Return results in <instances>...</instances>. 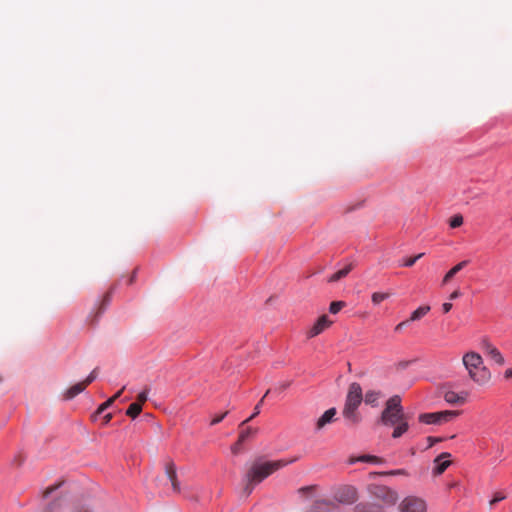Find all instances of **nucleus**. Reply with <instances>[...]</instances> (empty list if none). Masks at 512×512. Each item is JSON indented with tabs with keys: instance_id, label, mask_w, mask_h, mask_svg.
<instances>
[{
	"instance_id": "obj_20",
	"label": "nucleus",
	"mask_w": 512,
	"mask_h": 512,
	"mask_svg": "<svg viewBox=\"0 0 512 512\" xmlns=\"http://www.w3.org/2000/svg\"><path fill=\"white\" fill-rule=\"evenodd\" d=\"M380 397L381 393L379 391L369 390L365 394L364 401L366 404L376 407L378 406V400Z\"/></svg>"
},
{
	"instance_id": "obj_34",
	"label": "nucleus",
	"mask_w": 512,
	"mask_h": 512,
	"mask_svg": "<svg viewBox=\"0 0 512 512\" xmlns=\"http://www.w3.org/2000/svg\"><path fill=\"white\" fill-rule=\"evenodd\" d=\"M113 404V399H108L104 403H102L95 412V416L103 413L106 409H108Z\"/></svg>"
},
{
	"instance_id": "obj_37",
	"label": "nucleus",
	"mask_w": 512,
	"mask_h": 512,
	"mask_svg": "<svg viewBox=\"0 0 512 512\" xmlns=\"http://www.w3.org/2000/svg\"><path fill=\"white\" fill-rule=\"evenodd\" d=\"M228 412H224L220 415H216L212 420H211V425H216L218 423H220L226 416H227Z\"/></svg>"
},
{
	"instance_id": "obj_17",
	"label": "nucleus",
	"mask_w": 512,
	"mask_h": 512,
	"mask_svg": "<svg viewBox=\"0 0 512 512\" xmlns=\"http://www.w3.org/2000/svg\"><path fill=\"white\" fill-rule=\"evenodd\" d=\"M86 387H87V384L84 381L74 384L73 386H71L69 389L66 390L65 395H64L65 399L70 400V399L74 398L75 396H77L78 394L83 392Z\"/></svg>"
},
{
	"instance_id": "obj_26",
	"label": "nucleus",
	"mask_w": 512,
	"mask_h": 512,
	"mask_svg": "<svg viewBox=\"0 0 512 512\" xmlns=\"http://www.w3.org/2000/svg\"><path fill=\"white\" fill-rule=\"evenodd\" d=\"M391 296L389 292H374L371 296V301L374 305H379L382 301Z\"/></svg>"
},
{
	"instance_id": "obj_48",
	"label": "nucleus",
	"mask_w": 512,
	"mask_h": 512,
	"mask_svg": "<svg viewBox=\"0 0 512 512\" xmlns=\"http://www.w3.org/2000/svg\"><path fill=\"white\" fill-rule=\"evenodd\" d=\"M135 277H136V270H134V271H133L132 276H131V277H130V279H129V284H132V283H133V281H134Z\"/></svg>"
},
{
	"instance_id": "obj_16",
	"label": "nucleus",
	"mask_w": 512,
	"mask_h": 512,
	"mask_svg": "<svg viewBox=\"0 0 512 512\" xmlns=\"http://www.w3.org/2000/svg\"><path fill=\"white\" fill-rule=\"evenodd\" d=\"M254 432L255 430H253L252 428L243 429L240 432L237 442L231 447L232 453L237 454L241 449L242 443L250 436V434Z\"/></svg>"
},
{
	"instance_id": "obj_30",
	"label": "nucleus",
	"mask_w": 512,
	"mask_h": 512,
	"mask_svg": "<svg viewBox=\"0 0 512 512\" xmlns=\"http://www.w3.org/2000/svg\"><path fill=\"white\" fill-rule=\"evenodd\" d=\"M423 256H424V253H419L413 257H409L404 260V262L402 263V266L412 267L416 263V261L419 260L420 258H422Z\"/></svg>"
},
{
	"instance_id": "obj_6",
	"label": "nucleus",
	"mask_w": 512,
	"mask_h": 512,
	"mask_svg": "<svg viewBox=\"0 0 512 512\" xmlns=\"http://www.w3.org/2000/svg\"><path fill=\"white\" fill-rule=\"evenodd\" d=\"M358 498V490L351 485L341 486L334 492V499L341 504L351 505L355 503Z\"/></svg>"
},
{
	"instance_id": "obj_8",
	"label": "nucleus",
	"mask_w": 512,
	"mask_h": 512,
	"mask_svg": "<svg viewBox=\"0 0 512 512\" xmlns=\"http://www.w3.org/2000/svg\"><path fill=\"white\" fill-rule=\"evenodd\" d=\"M481 347L484 353L490 357L496 364L502 366L505 363V359L498 348H496L488 339H483Z\"/></svg>"
},
{
	"instance_id": "obj_27",
	"label": "nucleus",
	"mask_w": 512,
	"mask_h": 512,
	"mask_svg": "<svg viewBox=\"0 0 512 512\" xmlns=\"http://www.w3.org/2000/svg\"><path fill=\"white\" fill-rule=\"evenodd\" d=\"M270 390H267V392L265 393V395L262 397V399L258 402V404L255 406L254 408V412L253 414L247 418L246 420H244L240 426H243L244 424L248 423L249 421H251L254 417H256L259 413H260V407L262 406L263 402H264V398L269 394Z\"/></svg>"
},
{
	"instance_id": "obj_45",
	"label": "nucleus",
	"mask_w": 512,
	"mask_h": 512,
	"mask_svg": "<svg viewBox=\"0 0 512 512\" xmlns=\"http://www.w3.org/2000/svg\"><path fill=\"white\" fill-rule=\"evenodd\" d=\"M504 378L507 379V380L512 379V368L507 369L504 372Z\"/></svg>"
},
{
	"instance_id": "obj_24",
	"label": "nucleus",
	"mask_w": 512,
	"mask_h": 512,
	"mask_svg": "<svg viewBox=\"0 0 512 512\" xmlns=\"http://www.w3.org/2000/svg\"><path fill=\"white\" fill-rule=\"evenodd\" d=\"M430 311V306L425 305L417 308L415 311L412 312L410 318L408 321H416L421 319L423 316H425Z\"/></svg>"
},
{
	"instance_id": "obj_36",
	"label": "nucleus",
	"mask_w": 512,
	"mask_h": 512,
	"mask_svg": "<svg viewBox=\"0 0 512 512\" xmlns=\"http://www.w3.org/2000/svg\"><path fill=\"white\" fill-rule=\"evenodd\" d=\"M97 372H98V368H95L88 376L85 380H83L87 386L89 384H91L96 378H97Z\"/></svg>"
},
{
	"instance_id": "obj_49",
	"label": "nucleus",
	"mask_w": 512,
	"mask_h": 512,
	"mask_svg": "<svg viewBox=\"0 0 512 512\" xmlns=\"http://www.w3.org/2000/svg\"><path fill=\"white\" fill-rule=\"evenodd\" d=\"M77 512H88L87 510H79Z\"/></svg>"
},
{
	"instance_id": "obj_13",
	"label": "nucleus",
	"mask_w": 512,
	"mask_h": 512,
	"mask_svg": "<svg viewBox=\"0 0 512 512\" xmlns=\"http://www.w3.org/2000/svg\"><path fill=\"white\" fill-rule=\"evenodd\" d=\"M166 475L169 481L171 482L172 488L175 492L180 491L179 482L177 480L176 467L173 462H168L166 464Z\"/></svg>"
},
{
	"instance_id": "obj_33",
	"label": "nucleus",
	"mask_w": 512,
	"mask_h": 512,
	"mask_svg": "<svg viewBox=\"0 0 512 512\" xmlns=\"http://www.w3.org/2000/svg\"><path fill=\"white\" fill-rule=\"evenodd\" d=\"M148 392H149V389L146 388L144 389L142 392H140L138 395H137V401L135 403H140V406L142 407V405L147 401L148 399Z\"/></svg>"
},
{
	"instance_id": "obj_12",
	"label": "nucleus",
	"mask_w": 512,
	"mask_h": 512,
	"mask_svg": "<svg viewBox=\"0 0 512 512\" xmlns=\"http://www.w3.org/2000/svg\"><path fill=\"white\" fill-rule=\"evenodd\" d=\"M468 392L463 391L456 393L452 390L446 391L443 394L444 400L451 405H462L467 401Z\"/></svg>"
},
{
	"instance_id": "obj_15",
	"label": "nucleus",
	"mask_w": 512,
	"mask_h": 512,
	"mask_svg": "<svg viewBox=\"0 0 512 512\" xmlns=\"http://www.w3.org/2000/svg\"><path fill=\"white\" fill-rule=\"evenodd\" d=\"M469 264V260H463L452 267L443 277V284L448 283L458 272Z\"/></svg>"
},
{
	"instance_id": "obj_11",
	"label": "nucleus",
	"mask_w": 512,
	"mask_h": 512,
	"mask_svg": "<svg viewBox=\"0 0 512 512\" xmlns=\"http://www.w3.org/2000/svg\"><path fill=\"white\" fill-rule=\"evenodd\" d=\"M451 457V454L448 452H443L439 456H437L434 460V469L433 474L434 475H441L445 472V470L450 466L451 461L449 458Z\"/></svg>"
},
{
	"instance_id": "obj_4",
	"label": "nucleus",
	"mask_w": 512,
	"mask_h": 512,
	"mask_svg": "<svg viewBox=\"0 0 512 512\" xmlns=\"http://www.w3.org/2000/svg\"><path fill=\"white\" fill-rule=\"evenodd\" d=\"M463 365L465 366L470 379L480 386L487 385L492 378L490 370L484 365L480 354L470 351L463 355Z\"/></svg>"
},
{
	"instance_id": "obj_18",
	"label": "nucleus",
	"mask_w": 512,
	"mask_h": 512,
	"mask_svg": "<svg viewBox=\"0 0 512 512\" xmlns=\"http://www.w3.org/2000/svg\"><path fill=\"white\" fill-rule=\"evenodd\" d=\"M356 462H369V463L380 464V463H383L384 460L382 458H380L378 456H374V455H362L359 457H351L348 460L349 464H354Z\"/></svg>"
},
{
	"instance_id": "obj_47",
	"label": "nucleus",
	"mask_w": 512,
	"mask_h": 512,
	"mask_svg": "<svg viewBox=\"0 0 512 512\" xmlns=\"http://www.w3.org/2000/svg\"><path fill=\"white\" fill-rule=\"evenodd\" d=\"M313 489H315V486L302 487V488H300V489H299V492H300V493H304V492L311 491V490H313Z\"/></svg>"
},
{
	"instance_id": "obj_2",
	"label": "nucleus",
	"mask_w": 512,
	"mask_h": 512,
	"mask_svg": "<svg viewBox=\"0 0 512 512\" xmlns=\"http://www.w3.org/2000/svg\"><path fill=\"white\" fill-rule=\"evenodd\" d=\"M378 422L387 427H394L391 435L394 439L400 438L409 430L407 415L404 413L399 395H394L386 401Z\"/></svg>"
},
{
	"instance_id": "obj_43",
	"label": "nucleus",
	"mask_w": 512,
	"mask_h": 512,
	"mask_svg": "<svg viewBox=\"0 0 512 512\" xmlns=\"http://www.w3.org/2000/svg\"><path fill=\"white\" fill-rule=\"evenodd\" d=\"M125 390V386H123L114 396H112L110 399H113V403L115 402L116 399H118L123 391Z\"/></svg>"
},
{
	"instance_id": "obj_44",
	"label": "nucleus",
	"mask_w": 512,
	"mask_h": 512,
	"mask_svg": "<svg viewBox=\"0 0 512 512\" xmlns=\"http://www.w3.org/2000/svg\"><path fill=\"white\" fill-rule=\"evenodd\" d=\"M112 417H113V416H112V414H111V413L106 414V415L103 417V424H104V425H107V424L111 421Z\"/></svg>"
},
{
	"instance_id": "obj_7",
	"label": "nucleus",
	"mask_w": 512,
	"mask_h": 512,
	"mask_svg": "<svg viewBox=\"0 0 512 512\" xmlns=\"http://www.w3.org/2000/svg\"><path fill=\"white\" fill-rule=\"evenodd\" d=\"M400 512H426V502L415 496H408L399 505Z\"/></svg>"
},
{
	"instance_id": "obj_9",
	"label": "nucleus",
	"mask_w": 512,
	"mask_h": 512,
	"mask_svg": "<svg viewBox=\"0 0 512 512\" xmlns=\"http://www.w3.org/2000/svg\"><path fill=\"white\" fill-rule=\"evenodd\" d=\"M337 410L332 407L326 410L316 421L315 423V431L319 432L323 430L327 425L337 421Z\"/></svg>"
},
{
	"instance_id": "obj_22",
	"label": "nucleus",
	"mask_w": 512,
	"mask_h": 512,
	"mask_svg": "<svg viewBox=\"0 0 512 512\" xmlns=\"http://www.w3.org/2000/svg\"><path fill=\"white\" fill-rule=\"evenodd\" d=\"M438 413V416L437 417V420H438V423L439 424H442V423H445V422H449L451 421L453 418L457 417L459 415V411H440V412H437Z\"/></svg>"
},
{
	"instance_id": "obj_28",
	"label": "nucleus",
	"mask_w": 512,
	"mask_h": 512,
	"mask_svg": "<svg viewBox=\"0 0 512 512\" xmlns=\"http://www.w3.org/2000/svg\"><path fill=\"white\" fill-rule=\"evenodd\" d=\"M113 288H111L103 297L102 302L99 307V312H103L105 308L109 305L112 298Z\"/></svg>"
},
{
	"instance_id": "obj_5",
	"label": "nucleus",
	"mask_w": 512,
	"mask_h": 512,
	"mask_svg": "<svg viewBox=\"0 0 512 512\" xmlns=\"http://www.w3.org/2000/svg\"><path fill=\"white\" fill-rule=\"evenodd\" d=\"M366 490L372 498L385 506H394L399 499L397 491L385 485L371 483L367 485Z\"/></svg>"
},
{
	"instance_id": "obj_23",
	"label": "nucleus",
	"mask_w": 512,
	"mask_h": 512,
	"mask_svg": "<svg viewBox=\"0 0 512 512\" xmlns=\"http://www.w3.org/2000/svg\"><path fill=\"white\" fill-rule=\"evenodd\" d=\"M437 417L438 416V413L437 412H434V413H423V414H420L418 419L421 423H424V424H439L438 423V420H437Z\"/></svg>"
},
{
	"instance_id": "obj_21",
	"label": "nucleus",
	"mask_w": 512,
	"mask_h": 512,
	"mask_svg": "<svg viewBox=\"0 0 512 512\" xmlns=\"http://www.w3.org/2000/svg\"><path fill=\"white\" fill-rule=\"evenodd\" d=\"M386 475H389V476H398V475L407 476L408 473H407V471L405 469H396V470H391V471H387V472H370L368 474V477H369V479H374L377 476H386Z\"/></svg>"
},
{
	"instance_id": "obj_29",
	"label": "nucleus",
	"mask_w": 512,
	"mask_h": 512,
	"mask_svg": "<svg viewBox=\"0 0 512 512\" xmlns=\"http://www.w3.org/2000/svg\"><path fill=\"white\" fill-rule=\"evenodd\" d=\"M463 224V216L461 214L454 215L449 222L451 228H458Z\"/></svg>"
},
{
	"instance_id": "obj_40",
	"label": "nucleus",
	"mask_w": 512,
	"mask_h": 512,
	"mask_svg": "<svg viewBox=\"0 0 512 512\" xmlns=\"http://www.w3.org/2000/svg\"><path fill=\"white\" fill-rule=\"evenodd\" d=\"M59 487V485H53V486H50L48 487L45 492H44V496H48L49 494H51L53 491H55L57 488Z\"/></svg>"
},
{
	"instance_id": "obj_1",
	"label": "nucleus",
	"mask_w": 512,
	"mask_h": 512,
	"mask_svg": "<svg viewBox=\"0 0 512 512\" xmlns=\"http://www.w3.org/2000/svg\"><path fill=\"white\" fill-rule=\"evenodd\" d=\"M296 460V457L292 459H280L276 461H264L262 458L255 459L251 463L244 476L245 486L243 488V494L246 497L249 496L256 485L261 483L274 472L286 467L289 464H292Z\"/></svg>"
},
{
	"instance_id": "obj_19",
	"label": "nucleus",
	"mask_w": 512,
	"mask_h": 512,
	"mask_svg": "<svg viewBox=\"0 0 512 512\" xmlns=\"http://www.w3.org/2000/svg\"><path fill=\"white\" fill-rule=\"evenodd\" d=\"M352 269H353V264L350 263L346 267H344L343 269H341V270L335 272L334 274H332L328 278V282L333 283V282L339 281L340 279L346 277L350 273V271Z\"/></svg>"
},
{
	"instance_id": "obj_41",
	"label": "nucleus",
	"mask_w": 512,
	"mask_h": 512,
	"mask_svg": "<svg viewBox=\"0 0 512 512\" xmlns=\"http://www.w3.org/2000/svg\"><path fill=\"white\" fill-rule=\"evenodd\" d=\"M452 307H453V306H452V304H451V303H449V302L444 303V304L442 305L443 312H444V313H448V312H450V310L452 309Z\"/></svg>"
},
{
	"instance_id": "obj_32",
	"label": "nucleus",
	"mask_w": 512,
	"mask_h": 512,
	"mask_svg": "<svg viewBox=\"0 0 512 512\" xmlns=\"http://www.w3.org/2000/svg\"><path fill=\"white\" fill-rule=\"evenodd\" d=\"M328 505L326 502H317L309 512H324ZM330 505L334 507V504L331 503Z\"/></svg>"
},
{
	"instance_id": "obj_38",
	"label": "nucleus",
	"mask_w": 512,
	"mask_h": 512,
	"mask_svg": "<svg viewBox=\"0 0 512 512\" xmlns=\"http://www.w3.org/2000/svg\"><path fill=\"white\" fill-rule=\"evenodd\" d=\"M363 206H364V201H359V202H357L355 205H353V206H349V207L346 209V211H347V212H351V211H353V210L360 209V208H362Z\"/></svg>"
},
{
	"instance_id": "obj_25",
	"label": "nucleus",
	"mask_w": 512,
	"mask_h": 512,
	"mask_svg": "<svg viewBox=\"0 0 512 512\" xmlns=\"http://www.w3.org/2000/svg\"><path fill=\"white\" fill-rule=\"evenodd\" d=\"M141 412L142 407L140 406V403H132L126 410V415L131 417L132 419H135Z\"/></svg>"
},
{
	"instance_id": "obj_42",
	"label": "nucleus",
	"mask_w": 512,
	"mask_h": 512,
	"mask_svg": "<svg viewBox=\"0 0 512 512\" xmlns=\"http://www.w3.org/2000/svg\"><path fill=\"white\" fill-rule=\"evenodd\" d=\"M461 296V292L459 290H455L453 291L450 296H449V299L450 300H454V299H457Z\"/></svg>"
},
{
	"instance_id": "obj_31",
	"label": "nucleus",
	"mask_w": 512,
	"mask_h": 512,
	"mask_svg": "<svg viewBox=\"0 0 512 512\" xmlns=\"http://www.w3.org/2000/svg\"><path fill=\"white\" fill-rule=\"evenodd\" d=\"M344 306H345V302H343V301H333L330 304L329 311L332 314H337Z\"/></svg>"
},
{
	"instance_id": "obj_3",
	"label": "nucleus",
	"mask_w": 512,
	"mask_h": 512,
	"mask_svg": "<svg viewBox=\"0 0 512 512\" xmlns=\"http://www.w3.org/2000/svg\"><path fill=\"white\" fill-rule=\"evenodd\" d=\"M363 401V392L359 383L353 382L348 387V392L345 398L344 407L342 409V416L350 427L358 425L361 420V414L358 411L359 406Z\"/></svg>"
},
{
	"instance_id": "obj_39",
	"label": "nucleus",
	"mask_w": 512,
	"mask_h": 512,
	"mask_svg": "<svg viewBox=\"0 0 512 512\" xmlns=\"http://www.w3.org/2000/svg\"><path fill=\"white\" fill-rule=\"evenodd\" d=\"M443 439L439 437L429 436L427 441L429 442V447H432L435 443L441 442Z\"/></svg>"
},
{
	"instance_id": "obj_14",
	"label": "nucleus",
	"mask_w": 512,
	"mask_h": 512,
	"mask_svg": "<svg viewBox=\"0 0 512 512\" xmlns=\"http://www.w3.org/2000/svg\"><path fill=\"white\" fill-rule=\"evenodd\" d=\"M353 512H384L383 506L376 503H359L357 504Z\"/></svg>"
},
{
	"instance_id": "obj_10",
	"label": "nucleus",
	"mask_w": 512,
	"mask_h": 512,
	"mask_svg": "<svg viewBox=\"0 0 512 512\" xmlns=\"http://www.w3.org/2000/svg\"><path fill=\"white\" fill-rule=\"evenodd\" d=\"M333 321L329 319L327 315H322L318 318V320L314 323L311 329L308 331L307 336L309 338H313L324 330L329 328L332 325Z\"/></svg>"
},
{
	"instance_id": "obj_35",
	"label": "nucleus",
	"mask_w": 512,
	"mask_h": 512,
	"mask_svg": "<svg viewBox=\"0 0 512 512\" xmlns=\"http://www.w3.org/2000/svg\"><path fill=\"white\" fill-rule=\"evenodd\" d=\"M505 498H506V495H504V494H503V493H501V492H497V493H495V494H494V497H493V499L490 501V503H489V504H490V506H493V505H495L496 503H498V502H500V501L504 500Z\"/></svg>"
},
{
	"instance_id": "obj_46",
	"label": "nucleus",
	"mask_w": 512,
	"mask_h": 512,
	"mask_svg": "<svg viewBox=\"0 0 512 512\" xmlns=\"http://www.w3.org/2000/svg\"><path fill=\"white\" fill-rule=\"evenodd\" d=\"M409 321L406 320V321H403L401 323H399L398 325H396L395 327V331H400L401 329H403V327L408 323Z\"/></svg>"
}]
</instances>
